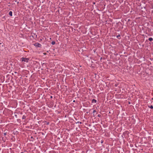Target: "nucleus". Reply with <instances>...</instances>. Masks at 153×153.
Listing matches in <instances>:
<instances>
[{"instance_id": "423d86ee", "label": "nucleus", "mask_w": 153, "mask_h": 153, "mask_svg": "<svg viewBox=\"0 0 153 153\" xmlns=\"http://www.w3.org/2000/svg\"><path fill=\"white\" fill-rule=\"evenodd\" d=\"M149 41H152L153 40V39L152 38H149Z\"/></svg>"}, {"instance_id": "dca6fc26", "label": "nucleus", "mask_w": 153, "mask_h": 153, "mask_svg": "<svg viewBox=\"0 0 153 153\" xmlns=\"http://www.w3.org/2000/svg\"><path fill=\"white\" fill-rule=\"evenodd\" d=\"M51 98H52V96H51Z\"/></svg>"}, {"instance_id": "f3484780", "label": "nucleus", "mask_w": 153, "mask_h": 153, "mask_svg": "<svg viewBox=\"0 0 153 153\" xmlns=\"http://www.w3.org/2000/svg\"><path fill=\"white\" fill-rule=\"evenodd\" d=\"M95 4V3L94 2V4Z\"/></svg>"}, {"instance_id": "9b49d317", "label": "nucleus", "mask_w": 153, "mask_h": 153, "mask_svg": "<svg viewBox=\"0 0 153 153\" xmlns=\"http://www.w3.org/2000/svg\"><path fill=\"white\" fill-rule=\"evenodd\" d=\"M120 35H118L117 36V38H118V37H120Z\"/></svg>"}, {"instance_id": "0eeeda50", "label": "nucleus", "mask_w": 153, "mask_h": 153, "mask_svg": "<svg viewBox=\"0 0 153 153\" xmlns=\"http://www.w3.org/2000/svg\"><path fill=\"white\" fill-rule=\"evenodd\" d=\"M25 118H26V117L25 116V115L23 116L22 117V119H25Z\"/></svg>"}, {"instance_id": "6e6552de", "label": "nucleus", "mask_w": 153, "mask_h": 153, "mask_svg": "<svg viewBox=\"0 0 153 153\" xmlns=\"http://www.w3.org/2000/svg\"><path fill=\"white\" fill-rule=\"evenodd\" d=\"M149 107L151 109H153V106L151 105L150 107L149 106Z\"/></svg>"}, {"instance_id": "1a4fd4ad", "label": "nucleus", "mask_w": 153, "mask_h": 153, "mask_svg": "<svg viewBox=\"0 0 153 153\" xmlns=\"http://www.w3.org/2000/svg\"><path fill=\"white\" fill-rule=\"evenodd\" d=\"M6 134H7V133H6V132H5V133H4V136H5L6 135Z\"/></svg>"}, {"instance_id": "7ed1b4c3", "label": "nucleus", "mask_w": 153, "mask_h": 153, "mask_svg": "<svg viewBox=\"0 0 153 153\" xmlns=\"http://www.w3.org/2000/svg\"><path fill=\"white\" fill-rule=\"evenodd\" d=\"M92 103H96L97 102V100L94 99H93L92 100Z\"/></svg>"}, {"instance_id": "4468645a", "label": "nucleus", "mask_w": 153, "mask_h": 153, "mask_svg": "<svg viewBox=\"0 0 153 153\" xmlns=\"http://www.w3.org/2000/svg\"><path fill=\"white\" fill-rule=\"evenodd\" d=\"M73 102H75V100H74L73 101Z\"/></svg>"}, {"instance_id": "a211bd4d", "label": "nucleus", "mask_w": 153, "mask_h": 153, "mask_svg": "<svg viewBox=\"0 0 153 153\" xmlns=\"http://www.w3.org/2000/svg\"><path fill=\"white\" fill-rule=\"evenodd\" d=\"M31 138H33V137H31Z\"/></svg>"}, {"instance_id": "f257e3e1", "label": "nucleus", "mask_w": 153, "mask_h": 153, "mask_svg": "<svg viewBox=\"0 0 153 153\" xmlns=\"http://www.w3.org/2000/svg\"><path fill=\"white\" fill-rule=\"evenodd\" d=\"M21 60L22 62H27L28 60H29V59L27 58L22 57L21 58Z\"/></svg>"}, {"instance_id": "9d476101", "label": "nucleus", "mask_w": 153, "mask_h": 153, "mask_svg": "<svg viewBox=\"0 0 153 153\" xmlns=\"http://www.w3.org/2000/svg\"><path fill=\"white\" fill-rule=\"evenodd\" d=\"M97 116L99 117H100L101 116V115L100 114H99Z\"/></svg>"}, {"instance_id": "f03ea898", "label": "nucleus", "mask_w": 153, "mask_h": 153, "mask_svg": "<svg viewBox=\"0 0 153 153\" xmlns=\"http://www.w3.org/2000/svg\"><path fill=\"white\" fill-rule=\"evenodd\" d=\"M34 45L37 47L40 48L41 46V45L38 43H35Z\"/></svg>"}, {"instance_id": "f8f14e48", "label": "nucleus", "mask_w": 153, "mask_h": 153, "mask_svg": "<svg viewBox=\"0 0 153 153\" xmlns=\"http://www.w3.org/2000/svg\"><path fill=\"white\" fill-rule=\"evenodd\" d=\"M96 112V111L95 110H94L93 111V113H94Z\"/></svg>"}, {"instance_id": "39448f33", "label": "nucleus", "mask_w": 153, "mask_h": 153, "mask_svg": "<svg viewBox=\"0 0 153 153\" xmlns=\"http://www.w3.org/2000/svg\"><path fill=\"white\" fill-rule=\"evenodd\" d=\"M55 44V41H52V42H51V44L52 45H54V44Z\"/></svg>"}, {"instance_id": "2eb2a0df", "label": "nucleus", "mask_w": 153, "mask_h": 153, "mask_svg": "<svg viewBox=\"0 0 153 153\" xmlns=\"http://www.w3.org/2000/svg\"><path fill=\"white\" fill-rule=\"evenodd\" d=\"M152 100H153V98H152Z\"/></svg>"}, {"instance_id": "ddd939ff", "label": "nucleus", "mask_w": 153, "mask_h": 153, "mask_svg": "<svg viewBox=\"0 0 153 153\" xmlns=\"http://www.w3.org/2000/svg\"><path fill=\"white\" fill-rule=\"evenodd\" d=\"M103 143V141H102H102H101V143Z\"/></svg>"}, {"instance_id": "20e7f679", "label": "nucleus", "mask_w": 153, "mask_h": 153, "mask_svg": "<svg viewBox=\"0 0 153 153\" xmlns=\"http://www.w3.org/2000/svg\"><path fill=\"white\" fill-rule=\"evenodd\" d=\"M9 14L11 16H12V12L11 11H10L9 12Z\"/></svg>"}]
</instances>
